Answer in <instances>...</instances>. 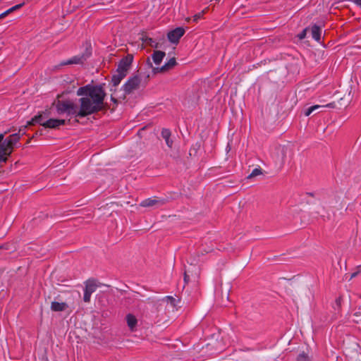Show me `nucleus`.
<instances>
[{
	"label": "nucleus",
	"mask_w": 361,
	"mask_h": 361,
	"mask_svg": "<svg viewBox=\"0 0 361 361\" xmlns=\"http://www.w3.org/2000/svg\"><path fill=\"white\" fill-rule=\"evenodd\" d=\"M44 112L39 113L38 115L34 116L30 121L27 122V125L29 126H33L36 123L40 124L42 126H43L44 122L46 121L44 120Z\"/></svg>",
	"instance_id": "nucleus-18"
},
{
	"label": "nucleus",
	"mask_w": 361,
	"mask_h": 361,
	"mask_svg": "<svg viewBox=\"0 0 361 361\" xmlns=\"http://www.w3.org/2000/svg\"><path fill=\"white\" fill-rule=\"evenodd\" d=\"M207 9V8H206V9H204V10L202 11L201 12H200V13H197V14L194 15V16H193V21H194V22H197V20H198L199 19L202 18L203 17V16L204 15V13H206Z\"/></svg>",
	"instance_id": "nucleus-29"
},
{
	"label": "nucleus",
	"mask_w": 361,
	"mask_h": 361,
	"mask_svg": "<svg viewBox=\"0 0 361 361\" xmlns=\"http://www.w3.org/2000/svg\"><path fill=\"white\" fill-rule=\"evenodd\" d=\"M133 60V57L130 54H128L126 57L123 58L118 64L116 72H121L127 75Z\"/></svg>",
	"instance_id": "nucleus-7"
},
{
	"label": "nucleus",
	"mask_w": 361,
	"mask_h": 361,
	"mask_svg": "<svg viewBox=\"0 0 361 361\" xmlns=\"http://www.w3.org/2000/svg\"><path fill=\"white\" fill-rule=\"evenodd\" d=\"M226 300H228V294L226 295Z\"/></svg>",
	"instance_id": "nucleus-38"
},
{
	"label": "nucleus",
	"mask_w": 361,
	"mask_h": 361,
	"mask_svg": "<svg viewBox=\"0 0 361 361\" xmlns=\"http://www.w3.org/2000/svg\"><path fill=\"white\" fill-rule=\"evenodd\" d=\"M334 216H335L334 212H332V214H331L329 211H326L324 212V214H321L320 217L323 221H329L333 219Z\"/></svg>",
	"instance_id": "nucleus-24"
},
{
	"label": "nucleus",
	"mask_w": 361,
	"mask_h": 361,
	"mask_svg": "<svg viewBox=\"0 0 361 361\" xmlns=\"http://www.w3.org/2000/svg\"><path fill=\"white\" fill-rule=\"evenodd\" d=\"M111 91L112 92L111 95V100L116 104H117L119 102L123 101L122 99L118 97V96H121V94L117 92L116 89L111 88Z\"/></svg>",
	"instance_id": "nucleus-23"
},
{
	"label": "nucleus",
	"mask_w": 361,
	"mask_h": 361,
	"mask_svg": "<svg viewBox=\"0 0 361 361\" xmlns=\"http://www.w3.org/2000/svg\"><path fill=\"white\" fill-rule=\"evenodd\" d=\"M97 285L93 280H88L85 283L84 289L83 300L85 302H90L91 295L96 290Z\"/></svg>",
	"instance_id": "nucleus-9"
},
{
	"label": "nucleus",
	"mask_w": 361,
	"mask_h": 361,
	"mask_svg": "<svg viewBox=\"0 0 361 361\" xmlns=\"http://www.w3.org/2000/svg\"><path fill=\"white\" fill-rule=\"evenodd\" d=\"M263 173L262 169L260 168L255 169L252 173L247 177V179H251L257 176L262 175Z\"/></svg>",
	"instance_id": "nucleus-25"
},
{
	"label": "nucleus",
	"mask_w": 361,
	"mask_h": 361,
	"mask_svg": "<svg viewBox=\"0 0 361 361\" xmlns=\"http://www.w3.org/2000/svg\"><path fill=\"white\" fill-rule=\"evenodd\" d=\"M147 61L149 66L152 68V72L154 74H157L159 73H166V72L169 71V70L172 69L173 68H174L176 66V65L177 64L176 60L175 58H171V59H169V61L167 63H166L164 66H162L161 67H154V68L152 66V63L150 61L149 58L147 59Z\"/></svg>",
	"instance_id": "nucleus-5"
},
{
	"label": "nucleus",
	"mask_w": 361,
	"mask_h": 361,
	"mask_svg": "<svg viewBox=\"0 0 361 361\" xmlns=\"http://www.w3.org/2000/svg\"><path fill=\"white\" fill-rule=\"evenodd\" d=\"M140 39L149 45L151 47L157 49L161 47L160 44L159 42H155L152 38L147 37L145 34L142 33Z\"/></svg>",
	"instance_id": "nucleus-16"
},
{
	"label": "nucleus",
	"mask_w": 361,
	"mask_h": 361,
	"mask_svg": "<svg viewBox=\"0 0 361 361\" xmlns=\"http://www.w3.org/2000/svg\"><path fill=\"white\" fill-rule=\"evenodd\" d=\"M77 95L80 97L78 100V116L80 118L106 109L104 103L106 92L102 85H87L78 88Z\"/></svg>",
	"instance_id": "nucleus-1"
},
{
	"label": "nucleus",
	"mask_w": 361,
	"mask_h": 361,
	"mask_svg": "<svg viewBox=\"0 0 361 361\" xmlns=\"http://www.w3.org/2000/svg\"><path fill=\"white\" fill-rule=\"evenodd\" d=\"M325 107H330V108H334L335 107V104L333 102V103H329L325 106H322V105H314L310 108H308L306 111L305 112V115L306 116H310L314 111H315V109H322V108H325Z\"/></svg>",
	"instance_id": "nucleus-21"
},
{
	"label": "nucleus",
	"mask_w": 361,
	"mask_h": 361,
	"mask_svg": "<svg viewBox=\"0 0 361 361\" xmlns=\"http://www.w3.org/2000/svg\"><path fill=\"white\" fill-rule=\"evenodd\" d=\"M162 301L170 303L173 307H176V299L172 296H166Z\"/></svg>",
	"instance_id": "nucleus-28"
},
{
	"label": "nucleus",
	"mask_w": 361,
	"mask_h": 361,
	"mask_svg": "<svg viewBox=\"0 0 361 361\" xmlns=\"http://www.w3.org/2000/svg\"><path fill=\"white\" fill-rule=\"evenodd\" d=\"M111 2H112V0H109V3H111Z\"/></svg>",
	"instance_id": "nucleus-39"
},
{
	"label": "nucleus",
	"mask_w": 361,
	"mask_h": 361,
	"mask_svg": "<svg viewBox=\"0 0 361 361\" xmlns=\"http://www.w3.org/2000/svg\"><path fill=\"white\" fill-rule=\"evenodd\" d=\"M66 123V120L64 119H54L50 118L47 120L43 123V127L48 128H58L60 126L64 125Z\"/></svg>",
	"instance_id": "nucleus-12"
},
{
	"label": "nucleus",
	"mask_w": 361,
	"mask_h": 361,
	"mask_svg": "<svg viewBox=\"0 0 361 361\" xmlns=\"http://www.w3.org/2000/svg\"><path fill=\"white\" fill-rule=\"evenodd\" d=\"M126 76V75L123 74L121 72H116L114 75H113L111 78V82L113 86L116 89V87L119 85L121 81Z\"/></svg>",
	"instance_id": "nucleus-19"
},
{
	"label": "nucleus",
	"mask_w": 361,
	"mask_h": 361,
	"mask_svg": "<svg viewBox=\"0 0 361 361\" xmlns=\"http://www.w3.org/2000/svg\"><path fill=\"white\" fill-rule=\"evenodd\" d=\"M38 134H39V135H42V130H41L37 131V132L35 133V135H38Z\"/></svg>",
	"instance_id": "nucleus-37"
},
{
	"label": "nucleus",
	"mask_w": 361,
	"mask_h": 361,
	"mask_svg": "<svg viewBox=\"0 0 361 361\" xmlns=\"http://www.w3.org/2000/svg\"><path fill=\"white\" fill-rule=\"evenodd\" d=\"M164 204V202L162 200L148 198L147 200H143L140 203V206L142 207H149L154 206H160L163 205Z\"/></svg>",
	"instance_id": "nucleus-13"
},
{
	"label": "nucleus",
	"mask_w": 361,
	"mask_h": 361,
	"mask_svg": "<svg viewBox=\"0 0 361 361\" xmlns=\"http://www.w3.org/2000/svg\"><path fill=\"white\" fill-rule=\"evenodd\" d=\"M140 82L141 80L138 75L130 77L122 87L123 93L121 94V96H118V97L125 100L127 94H130L139 89Z\"/></svg>",
	"instance_id": "nucleus-4"
},
{
	"label": "nucleus",
	"mask_w": 361,
	"mask_h": 361,
	"mask_svg": "<svg viewBox=\"0 0 361 361\" xmlns=\"http://www.w3.org/2000/svg\"><path fill=\"white\" fill-rule=\"evenodd\" d=\"M23 5H24V3L17 4V5L14 6H13L11 8H10L7 11H6L5 12H4V14L5 15V16H7L11 13H12V12H13V11L20 8Z\"/></svg>",
	"instance_id": "nucleus-26"
},
{
	"label": "nucleus",
	"mask_w": 361,
	"mask_h": 361,
	"mask_svg": "<svg viewBox=\"0 0 361 361\" xmlns=\"http://www.w3.org/2000/svg\"><path fill=\"white\" fill-rule=\"evenodd\" d=\"M185 30L183 27H176V29L170 31L168 35L169 40L172 42L177 44L179 42L180 38L184 35Z\"/></svg>",
	"instance_id": "nucleus-10"
},
{
	"label": "nucleus",
	"mask_w": 361,
	"mask_h": 361,
	"mask_svg": "<svg viewBox=\"0 0 361 361\" xmlns=\"http://www.w3.org/2000/svg\"><path fill=\"white\" fill-rule=\"evenodd\" d=\"M183 278H184L185 284H188L189 282V280H190V277L188 275L186 271H184Z\"/></svg>",
	"instance_id": "nucleus-32"
},
{
	"label": "nucleus",
	"mask_w": 361,
	"mask_h": 361,
	"mask_svg": "<svg viewBox=\"0 0 361 361\" xmlns=\"http://www.w3.org/2000/svg\"><path fill=\"white\" fill-rule=\"evenodd\" d=\"M311 32L312 38L316 41L319 42L321 39V28L317 25H314L311 27Z\"/></svg>",
	"instance_id": "nucleus-22"
},
{
	"label": "nucleus",
	"mask_w": 361,
	"mask_h": 361,
	"mask_svg": "<svg viewBox=\"0 0 361 361\" xmlns=\"http://www.w3.org/2000/svg\"><path fill=\"white\" fill-rule=\"evenodd\" d=\"M161 136L165 140L167 146L170 148L173 146V140L170 138L171 137V131L168 129H162L161 130Z\"/></svg>",
	"instance_id": "nucleus-20"
},
{
	"label": "nucleus",
	"mask_w": 361,
	"mask_h": 361,
	"mask_svg": "<svg viewBox=\"0 0 361 361\" xmlns=\"http://www.w3.org/2000/svg\"><path fill=\"white\" fill-rule=\"evenodd\" d=\"M297 361H312L311 358L308 356L307 353L302 352L298 355L297 357Z\"/></svg>",
	"instance_id": "nucleus-27"
},
{
	"label": "nucleus",
	"mask_w": 361,
	"mask_h": 361,
	"mask_svg": "<svg viewBox=\"0 0 361 361\" xmlns=\"http://www.w3.org/2000/svg\"><path fill=\"white\" fill-rule=\"evenodd\" d=\"M126 319L130 330L131 331H134L136 329L137 324V319L136 317L132 314H128L126 317Z\"/></svg>",
	"instance_id": "nucleus-15"
},
{
	"label": "nucleus",
	"mask_w": 361,
	"mask_h": 361,
	"mask_svg": "<svg viewBox=\"0 0 361 361\" xmlns=\"http://www.w3.org/2000/svg\"><path fill=\"white\" fill-rule=\"evenodd\" d=\"M216 1H219L220 0H215Z\"/></svg>",
	"instance_id": "nucleus-40"
},
{
	"label": "nucleus",
	"mask_w": 361,
	"mask_h": 361,
	"mask_svg": "<svg viewBox=\"0 0 361 361\" xmlns=\"http://www.w3.org/2000/svg\"><path fill=\"white\" fill-rule=\"evenodd\" d=\"M307 28H305L300 34H298V37L300 39H303L305 38L307 35Z\"/></svg>",
	"instance_id": "nucleus-30"
},
{
	"label": "nucleus",
	"mask_w": 361,
	"mask_h": 361,
	"mask_svg": "<svg viewBox=\"0 0 361 361\" xmlns=\"http://www.w3.org/2000/svg\"><path fill=\"white\" fill-rule=\"evenodd\" d=\"M5 15L4 14V13H2L1 14H0V19H2L4 18H5Z\"/></svg>",
	"instance_id": "nucleus-36"
},
{
	"label": "nucleus",
	"mask_w": 361,
	"mask_h": 361,
	"mask_svg": "<svg viewBox=\"0 0 361 361\" xmlns=\"http://www.w3.org/2000/svg\"><path fill=\"white\" fill-rule=\"evenodd\" d=\"M354 316L356 317L358 319H356L355 322L357 323L358 320H361V312H357L354 314Z\"/></svg>",
	"instance_id": "nucleus-33"
},
{
	"label": "nucleus",
	"mask_w": 361,
	"mask_h": 361,
	"mask_svg": "<svg viewBox=\"0 0 361 361\" xmlns=\"http://www.w3.org/2000/svg\"><path fill=\"white\" fill-rule=\"evenodd\" d=\"M165 56H166V53L164 51H154L153 54H152V59L153 62L156 65L159 66L161 63V61Z\"/></svg>",
	"instance_id": "nucleus-17"
},
{
	"label": "nucleus",
	"mask_w": 361,
	"mask_h": 361,
	"mask_svg": "<svg viewBox=\"0 0 361 361\" xmlns=\"http://www.w3.org/2000/svg\"><path fill=\"white\" fill-rule=\"evenodd\" d=\"M68 307V305L66 302H59L56 301H53L51 303V310L53 312H63L65 311Z\"/></svg>",
	"instance_id": "nucleus-14"
},
{
	"label": "nucleus",
	"mask_w": 361,
	"mask_h": 361,
	"mask_svg": "<svg viewBox=\"0 0 361 361\" xmlns=\"http://www.w3.org/2000/svg\"><path fill=\"white\" fill-rule=\"evenodd\" d=\"M293 149L288 145L279 146L276 149V159L280 166H284L291 161L293 157Z\"/></svg>",
	"instance_id": "nucleus-3"
},
{
	"label": "nucleus",
	"mask_w": 361,
	"mask_h": 361,
	"mask_svg": "<svg viewBox=\"0 0 361 361\" xmlns=\"http://www.w3.org/2000/svg\"><path fill=\"white\" fill-rule=\"evenodd\" d=\"M329 204L331 207H333L337 210H341L345 207L343 197L336 192L333 193L330 196Z\"/></svg>",
	"instance_id": "nucleus-8"
},
{
	"label": "nucleus",
	"mask_w": 361,
	"mask_h": 361,
	"mask_svg": "<svg viewBox=\"0 0 361 361\" xmlns=\"http://www.w3.org/2000/svg\"><path fill=\"white\" fill-rule=\"evenodd\" d=\"M21 131L22 130L20 129L18 133H13L12 135H10L8 137L4 138L5 142L8 145L12 152L13 151L14 147H16V145L18 143L20 139Z\"/></svg>",
	"instance_id": "nucleus-11"
},
{
	"label": "nucleus",
	"mask_w": 361,
	"mask_h": 361,
	"mask_svg": "<svg viewBox=\"0 0 361 361\" xmlns=\"http://www.w3.org/2000/svg\"><path fill=\"white\" fill-rule=\"evenodd\" d=\"M357 274H358L357 272L353 273L350 276V280L352 279L353 278L355 277L357 275Z\"/></svg>",
	"instance_id": "nucleus-35"
},
{
	"label": "nucleus",
	"mask_w": 361,
	"mask_h": 361,
	"mask_svg": "<svg viewBox=\"0 0 361 361\" xmlns=\"http://www.w3.org/2000/svg\"><path fill=\"white\" fill-rule=\"evenodd\" d=\"M341 301H342V298L341 297H338L336 300V305L337 306L338 310H340L341 307Z\"/></svg>",
	"instance_id": "nucleus-31"
},
{
	"label": "nucleus",
	"mask_w": 361,
	"mask_h": 361,
	"mask_svg": "<svg viewBox=\"0 0 361 361\" xmlns=\"http://www.w3.org/2000/svg\"><path fill=\"white\" fill-rule=\"evenodd\" d=\"M350 1L361 8V0H350Z\"/></svg>",
	"instance_id": "nucleus-34"
},
{
	"label": "nucleus",
	"mask_w": 361,
	"mask_h": 361,
	"mask_svg": "<svg viewBox=\"0 0 361 361\" xmlns=\"http://www.w3.org/2000/svg\"><path fill=\"white\" fill-rule=\"evenodd\" d=\"M60 95L54 100L52 105L56 107V111L59 114H67L68 115H73L78 117V106L73 101L69 99L62 100L60 99Z\"/></svg>",
	"instance_id": "nucleus-2"
},
{
	"label": "nucleus",
	"mask_w": 361,
	"mask_h": 361,
	"mask_svg": "<svg viewBox=\"0 0 361 361\" xmlns=\"http://www.w3.org/2000/svg\"><path fill=\"white\" fill-rule=\"evenodd\" d=\"M91 55V51L89 50V49H86V51L85 53L78 55L72 57L71 59L62 62L60 66H66V65H72V64H82L87 58L90 57Z\"/></svg>",
	"instance_id": "nucleus-6"
}]
</instances>
